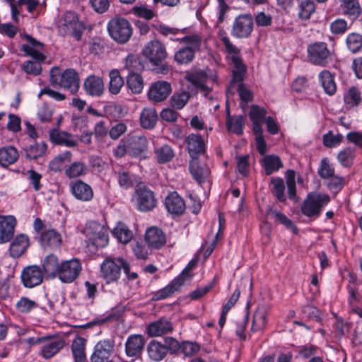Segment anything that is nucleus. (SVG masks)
<instances>
[{
	"instance_id": "obj_2",
	"label": "nucleus",
	"mask_w": 362,
	"mask_h": 362,
	"mask_svg": "<svg viewBox=\"0 0 362 362\" xmlns=\"http://www.w3.org/2000/svg\"><path fill=\"white\" fill-rule=\"evenodd\" d=\"M33 228L37 235L38 243L44 249L55 250L61 246L62 243L61 234L52 228H47L40 218L35 219Z\"/></svg>"
},
{
	"instance_id": "obj_35",
	"label": "nucleus",
	"mask_w": 362,
	"mask_h": 362,
	"mask_svg": "<svg viewBox=\"0 0 362 362\" xmlns=\"http://www.w3.org/2000/svg\"><path fill=\"white\" fill-rule=\"evenodd\" d=\"M189 172L194 179L199 184L204 182L210 175V170L206 165H200L197 160L189 163Z\"/></svg>"
},
{
	"instance_id": "obj_58",
	"label": "nucleus",
	"mask_w": 362,
	"mask_h": 362,
	"mask_svg": "<svg viewBox=\"0 0 362 362\" xmlns=\"http://www.w3.org/2000/svg\"><path fill=\"white\" fill-rule=\"evenodd\" d=\"M37 308H38L37 302L28 297H21L16 304V310L24 314L29 313Z\"/></svg>"
},
{
	"instance_id": "obj_46",
	"label": "nucleus",
	"mask_w": 362,
	"mask_h": 362,
	"mask_svg": "<svg viewBox=\"0 0 362 362\" xmlns=\"http://www.w3.org/2000/svg\"><path fill=\"white\" fill-rule=\"evenodd\" d=\"M60 267L57 257L54 255H47L42 264V272L48 275L57 276Z\"/></svg>"
},
{
	"instance_id": "obj_59",
	"label": "nucleus",
	"mask_w": 362,
	"mask_h": 362,
	"mask_svg": "<svg viewBox=\"0 0 362 362\" xmlns=\"http://www.w3.org/2000/svg\"><path fill=\"white\" fill-rule=\"evenodd\" d=\"M296 173L293 170H288L286 173L288 194L290 199L297 202L296 185L295 181Z\"/></svg>"
},
{
	"instance_id": "obj_63",
	"label": "nucleus",
	"mask_w": 362,
	"mask_h": 362,
	"mask_svg": "<svg viewBox=\"0 0 362 362\" xmlns=\"http://www.w3.org/2000/svg\"><path fill=\"white\" fill-rule=\"evenodd\" d=\"M21 50L24 52L25 55L31 57L34 62L41 63L46 59V56L40 52L37 49H34L32 46L23 44L21 47Z\"/></svg>"
},
{
	"instance_id": "obj_52",
	"label": "nucleus",
	"mask_w": 362,
	"mask_h": 362,
	"mask_svg": "<svg viewBox=\"0 0 362 362\" xmlns=\"http://www.w3.org/2000/svg\"><path fill=\"white\" fill-rule=\"evenodd\" d=\"M354 158L355 150L351 147L341 150L337 155L339 162L344 168H351L354 164Z\"/></svg>"
},
{
	"instance_id": "obj_26",
	"label": "nucleus",
	"mask_w": 362,
	"mask_h": 362,
	"mask_svg": "<svg viewBox=\"0 0 362 362\" xmlns=\"http://www.w3.org/2000/svg\"><path fill=\"white\" fill-rule=\"evenodd\" d=\"M267 111L265 108L257 105H252L248 113L249 117L252 122V131L254 134L263 132L262 125L264 119H266Z\"/></svg>"
},
{
	"instance_id": "obj_15",
	"label": "nucleus",
	"mask_w": 362,
	"mask_h": 362,
	"mask_svg": "<svg viewBox=\"0 0 362 362\" xmlns=\"http://www.w3.org/2000/svg\"><path fill=\"white\" fill-rule=\"evenodd\" d=\"M129 147V156L132 158L144 160L148 158V139L143 135H132L127 138Z\"/></svg>"
},
{
	"instance_id": "obj_8",
	"label": "nucleus",
	"mask_w": 362,
	"mask_h": 362,
	"mask_svg": "<svg viewBox=\"0 0 362 362\" xmlns=\"http://www.w3.org/2000/svg\"><path fill=\"white\" fill-rule=\"evenodd\" d=\"M110 37L119 44L127 42L133 34V28L128 20L124 18H115L107 24Z\"/></svg>"
},
{
	"instance_id": "obj_56",
	"label": "nucleus",
	"mask_w": 362,
	"mask_h": 362,
	"mask_svg": "<svg viewBox=\"0 0 362 362\" xmlns=\"http://www.w3.org/2000/svg\"><path fill=\"white\" fill-rule=\"evenodd\" d=\"M87 166L83 162H74L65 170V175L69 178L83 176L87 173Z\"/></svg>"
},
{
	"instance_id": "obj_33",
	"label": "nucleus",
	"mask_w": 362,
	"mask_h": 362,
	"mask_svg": "<svg viewBox=\"0 0 362 362\" xmlns=\"http://www.w3.org/2000/svg\"><path fill=\"white\" fill-rule=\"evenodd\" d=\"M186 78L197 89L204 92L205 95H207L211 92V89L206 85L208 80V75L205 71H196L187 75Z\"/></svg>"
},
{
	"instance_id": "obj_12",
	"label": "nucleus",
	"mask_w": 362,
	"mask_h": 362,
	"mask_svg": "<svg viewBox=\"0 0 362 362\" xmlns=\"http://www.w3.org/2000/svg\"><path fill=\"white\" fill-rule=\"evenodd\" d=\"M63 21L59 27L60 31L64 35L74 37L78 41L81 40L85 27L79 21L77 14L72 11H67L64 13Z\"/></svg>"
},
{
	"instance_id": "obj_49",
	"label": "nucleus",
	"mask_w": 362,
	"mask_h": 362,
	"mask_svg": "<svg viewBox=\"0 0 362 362\" xmlns=\"http://www.w3.org/2000/svg\"><path fill=\"white\" fill-rule=\"evenodd\" d=\"M271 183L273 185L272 192L274 196L280 202H285L286 197L285 194V185L284 180L279 177H272L271 179Z\"/></svg>"
},
{
	"instance_id": "obj_51",
	"label": "nucleus",
	"mask_w": 362,
	"mask_h": 362,
	"mask_svg": "<svg viewBox=\"0 0 362 362\" xmlns=\"http://www.w3.org/2000/svg\"><path fill=\"white\" fill-rule=\"evenodd\" d=\"M72 153L69 151H66L61 154H59L49 164V168L52 171L59 172L62 170L63 165L65 162H70L71 160Z\"/></svg>"
},
{
	"instance_id": "obj_62",
	"label": "nucleus",
	"mask_w": 362,
	"mask_h": 362,
	"mask_svg": "<svg viewBox=\"0 0 362 362\" xmlns=\"http://www.w3.org/2000/svg\"><path fill=\"white\" fill-rule=\"evenodd\" d=\"M346 42L348 49L356 53L362 47V35L356 33H351L347 36Z\"/></svg>"
},
{
	"instance_id": "obj_1",
	"label": "nucleus",
	"mask_w": 362,
	"mask_h": 362,
	"mask_svg": "<svg viewBox=\"0 0 362 362\" xmlns=\"http://www.w3.org/2000/svg\"><path fill=\"white\" fill-rule=\"evenodd\" d=\"M49 82L54 88H64L71 94H76L79 89V76L74 69H66L63 72L57 66L49 71Z\"/></svg>"
},
{
	"instance_id": "obj_13",
	"label": "nucleus",
	"mask_w": 362,
	"mask_h": 362,
	"mask_svg": "<svg viewBox=\"0 0 362 362\" xmlns=\"http://www.w3.org/2000/svg\"><path fill=\"white\" fill-rule=\"evenodd\" d=\"M81 269V264L78 259L65 260L60 263L57 277L63 283H72L79 276Z\"/></svg>"
},
{
	"instance_id": "obj_30",
	"label": "nucleus",
	"mask_w": 362,
	"mask_h": 362,
	"mask_svg": "<svg viewBox=\"0 0 362 362\" xmlns=\"http://www.w3.org/2000/svg\"><path fill=\"white\" fill-rule=\"evenodd\" d=\"M83 87L86 93L90 96L99 97L104 91V83L102 78L93 74L86 78Z\"/></svg>"
},
{
	"instance_id": "obj_39",
	"label": "nucleus",
	"mask_w": 362,
	"mask_h": 362,
	"mask_svg": "<svg viewBox=\"0 0 362 362\" xmlns=\"http://www.w3.org/2000/svg\"><path fill=\"white\" fill-rule=\"evenodd\" d=\"M245 125V117L243 115H230L226 119V126L228 131L237 135H241L243 133V127Z\"/></svg>"
},
{
	"instance_id": "obj_20",
	"label": "nucleus",
	"mask_w": 362,
	"mask_h": 362,
	"mask_svg": "<svg viewBox=\"0 0 362 362\" xmlns=\"http://www.w3.org/2000/svg\"><path fill=\"white\" fill-rule=\"evenodd\" d=\"M16 224L13 216H0V244L8 243L13 238Z\"/></svg>"
},
{
	"instance_id": "obj_25",
	"label": "nucleus",
	"mask_w": 362,
	"mask_h": 362,
	"mask_svg": "<svg viewBox=\"0 0 362 362\" xmlns=\"http://www.w3.org/2000/svg\"><path fill=\"white\" fill-rule=\"evenodd\" d=\"M47 340L44 341L40 350V355L45 359L52 358L65 345V341L62 339H53L49 336H47Z\"/></svg>"
},
{
	"instance_id": "obj_61",
	"label": "nucleus",
	"mask_w": 362,
	"mask_h": 362,
	"mask_svg": "<svg viewBox=\"0 0 362 362\" xmlns=\"http://www.w3.org/2000/svg\"><path fill=\"white\" fill-rule=\"evenodd\" d=\"M117 181L122 188L129 189L134 184V175L122 169L117 172Z\"/></svg>"
},
{
	"instance_id": "obj_41",
	"label": "nucleus",
	"mask_w": 362,
	"mask_h": 362,
	"mask_svg": "<svg viewBox=\"0 0 362 362\" xmlns=\"http://www.w3.org/2000/svg\"><path fill=\"white\" fill-rule=\"evenodd\" d=\"M18 158V152L11 146L0 148V165L6 167L14 163Z\"/></svg>"
},
{
	"instance_id": "obj_14",
	"label": "nucleus",
	"mask_w": 362,
	"mask_h": 362,
	"mask_svg": "<svg viewBox=\"0 0 362 362\" xmlns=\"http://www.w3.org/2000/svg\"><path fill=\"white\" fill-rule=\"evenodd\" d=\"M142 54L154 66L161 64L168 56L165 46L158 40L148 42L143 49Z\"/></svg>"
},
{
	"instance_id": "obj_5",
	"label": "nucleus",
	"mask_w": 362,
	"mask_h": 362,
	"mask_svg": "<svg viewBox=\"0 0 362 362\" xmlns=\"http://www.w3.org/2000/svg\"><path fill=\"white\" fill-rule=\"evenodd\" d=\"M334 53L324 42H315L308 45L307 59L310 64L327 67L334 62Z\"/></svg>"
},
{
	"instance_id": "obj_29",
	"label": "nucleus",
	"mask_w": 362,
	"mask_h": 362,
	"mask_svg": "<svg viewBox=\"0 0 362 362\" xmlns=\"http://www.w3.org/2000/svg\"><path fill=\"white\" fill-rule=\"evenodd\" d=\"M50 141L57 145L65 146L66 147H74L77 141L74 139L73 135L64 131H59L54 128L49 131Z\"/></svg>"
},
{
	"instance_id": "obj_27",
	"label": "nucleus",
	"mask_w": 362,
	"mask_h": 362,
	"mask_svg": "<svg viewBox=\"0 0 362 362\" xmlns=\"http://www.w3.org/2000/svg\"><path fill=\"white\" fill-rule=\"evenodd\" d=\"M29 246L30 239L27 235L24 233L17 235L13 239L9 247L11 257L13 258L20 257L27 250Z\"/></svg>"
},
{
	"instance_id": "obj_34",
	"label": "nucleus",
	"mask_w": 362,
	"mask_h": 362,
	"mask_svg": "<svg viewBox=\"0 0 362 362\" xmlns=\"http://www.w3.org/2000/svg\"><path fill=\"white\" fill-rule=\"evenodd\" d=\"M86 346V339L82 337H77L72 341L71 349L74 362L87 361Z\"/></svg>"
},
{
	"instance_id": "obj_40",
	"label": "nucleus",
	"mask_w": 362,
	"mask_h": 362,
	"mask_svg": "<svg viewBox=\"0 0 362 362\" xmlns=\"http://www.w3.org/2000/svg\"><path fill=\"white\" fill-rule=\"evenodd\" d=\"M261 163L267 175H269L278 171L283 167V163L280 158L274 155L265 156L262 159Z\"/></svg>"
},
{
	"instance_id": "obj_47",
	"label": "nucleus",
	"mask_w": 362,
	"mask_h": 362,
	"mask_svg": "<svg viewBox=\"0 0 362 362\" xmlns=\"http://www.w3.org/2000/svg\"><path fill=\"white\" fill-rule=\"evenodd\" d=\"M109 91L110 93L116 95L119 93L121 88L124 85V80L117 69H112L110 74Z\"/></svg>"
},
{
	"instance_id": "obj_64",
	"label": "nucleus",
	"mask_w": 362,
	"mask_h": 362,
	"mask_svg": "<svg viewBox=\"0 0 362 362\" xmlns=\"http://www.w3.org/2000/svg\"><path fill=\"white\" fill-rule=\"evenodd\" d=\"M164 347L166 352H169L172 355H177L180 351V343L175 338L172 337H167L163 339Z\"/></svg>"
},
{
	"instance_id": "obj_11",
	"label": "nucleus",
	"mask_w": 362,
	"mask_h": 362,
	"mask_svg": "<svg viewBox=\"0 0 362 362\" xmlns=\"http://www.w3.org/2000/svg\"><path fill=\"white\" fill-rule=\"evenodd\" d=\"M124 265L125 260L123 258L105 259L100 267L102 277L107 284L117 282Z\"/></svg>"
},
{
	"instance_id": "obj_54",
	"label": "nucleus",
	"mask_w": 362,
	"mask_h": 362,
	"mask_svg": "<svg viewBox=\"0 0 362 362\" xmlns=\"http://www.w3.org/2000/svg\"><path fill=\"white\" fill-rule=\"evenodd\" d=\"M112 233L119 242L124 244L128 243L133 237L132 232L123 223L117 224Z\"/></svg>"
},
{
	"instance_id": "obj_9",
	"label": "nucleus",
	"mask_w": 362,
	"mask_h": 362,
	"mask_svg": "<svg viewBox=\"0 0 362 362\" xmlns=\"http://www.w3.org/2000/svg\"><path fill=\"white\" fill-rule=\"evenodd\" d=\"M132 200L135 202L136 208L141 212L153 210L158 204L155 193L146 186H136Z\"/></svg>"
},
{
	"instance_id": "obj_16",
	"label": "nucleus",
	"mask_w": 362,
	"mask_h": 362,
	"mask_svg": "<svg viewBox=\"0 0 362 362\" xmlns=\"http://www.w3.org/2000/svg\"><path fill=\"white\" fill-rule=\"evenodd\" d=\"M115 342L111 339L99 341L94 347L90 356L91 362H106L114 351Z\"/></svg>"
},
{
	"instance_id": "obj_43",
	"label": "nucleus",
	"mask_w": 362,
	"mask_h": 362,
	"mask_svg": "<svg viewBox=\"0 0 362 362\" xmlns=\"http://www.w3.org/2000/svg\"><path fill=\"white\" fill-rule=\"evenodd\" d=\"M267 216L274 218L276 222L284 225L287 229L291 230L294 233H297V227L295 226L293 222L283 213L269 208L267 211Z\"/></svg>"
},
{
	"instance_id": "obj_53",
	"label": "nucleus",
	"mask_w": 362,
	"mask_h": 362,
	"mask_svg": "<svg viewBox=\"0 0 362 362\" xmlns=\"http://www.w3.org/2000/svg\"><path fill=\"white\" fill-rule=\"evenodd\" d=\"M344 13L353 19L357 18L361 13V8L358 0H342Z\"/></svg>"
},
{
	"instance_id": "obj_22",
	"label": "nucleus",
	"mask_w": 362,
	"mask_h": 362,
	"mask_svg": "<svg viewBox=\"0 0 362 362\" xmlns=\"http://www.w3.org/2000/svg\"><path fill=\"white\" fill-rule=\"evenodd\" d=\"M165 206L168 213L172 215L179 216L185 211L184 199L177 192H172L165 199Z\"/></svg>"
},
{
	"instance_id": "obj_48",
	"label": "nucleus",
	"mask_w": 362,
	"mask_h": 362,
	"mask_svg": "<svg viewBox=\"0 0 362 362\" xmlns=\"http://www.w3.org/2000/svg\"><path fill=\"white\" fill-rule=\"evenodd\" d=\"M127 84L133 93H140L144 88V81L141 76L136 73L130 72L127 76Z\"/></svg>"
},
{
	"instance_id": "obj_6",
	"label": "nucleus",
	"mask_w": 362,
	"mask_h": 362,
	"mask_svg": "<svg viewBox=\"0 0 362 362\" xmlns=\"http://www.w3.org/2000/svg\"><path fill=\"white\" fill-rule=\"evenodd\" d=\"M329 202L330 197L327 194L310 192L304 199L300 210L305 216L315 219L320 216L323 207Z\"/></svg>"
},
{
	"instance_id": "obj_42",
	"label": "nucleus",
	"mask_w": 362,
	"mask_h": 362,
	"mask_svg": "<svg viewBox=\"0 0 362 362\" xmlns=\"http://www.w3.org/2000/svg\"><path fill=\"white\" fill-rule=\"evenodd\" d=\"M158 115L154 108H144L140 115V123L145 129H152L156 124Z\"/></svg>"
},
{
	"instance_id": "obj_19",
	"label": "nucleus",
	"mask_w": 362,
	"mask_h": 362,
	"mask_svg": "<svg viewBox=\"0 0 362 362\" xmlns=\"http://www.w3.org/2000/svg\"><path fill=\"white\" fill-rule=\"evenodd\" d=\"M185 141L192 160H198L199 156L205 153L206 145L201 135L190 134L186 137Z\"/></svg>"
},
{
	"instance_id": "obj_60",
	"label": "nucleus",
	"mask_w": 362,
	"mask_h": 362,
	"mask_svg": "<svg viewBox=\"0 0 362 362\" xmlns=\"http://www.w3.org/2000/svg\"><path fill=\"white\" fill-rule=\"evenodd\" d=\"M190 94L187 91L174 93L170 98V103L173 107L177 110L182 109L189 100Z\"/></svg>"
},
{
	"instance_id": "obj_50",
	"label": "nucleus",
	"mask_w": 362,
	"mask_h": 362,
	"mask_svg": "<svg viewBox=\"0 0 362 362\" xmlns=\"http://www.w3.org/2000/svg\"><path fill=\"white\" fill-rule=\"evenodd\" d=\"M47 148L46 143H35L25 149V156L30 160H35L42 156Z\"/></svg>"
},
{
	"instance_id": "obj_31",
	"label": "nucleus",
	"mask_w": 362,
	"mask_h": 362,
	"mask_svg": "<svg viewBox=\"0 0 362 362\" xmlns=\"http://www.w3.org/2000/svg\"><path fill=\"white\" fill-rule=\"evenodd\" d=\"M122 313V310L115 308L112 309L107 315L96 317L89 322L83 325V327L88 329L94 326H102L114 320H118L121 317Z\"/></svg>"
},
{
	"instance_id": "obj_38",
	"label": "nucleus",
	"mask_w": 362,
	"mask_h": 362,
	"mask_svg": "<svg viewBox=\"0 0 362 362\" xmlns=\"http://www.w3.org/2000/svg\"><path fill=\"white\" fill-rule=\"evenodd\" d=\"M147 353L148 357L154 361H162L168 354L163 344L157 340L148 343Z\"/></svg>"
},
{
	"instance_id": "obj_18",
	"label": "nucleus",
	"mask_w": 362,
	"mask_h": 362,
	"mask_svg": "<svg viewBox=\"0 0 362 362\" xmlns=\"http://www.w3.org/2000/svg\"><path fill=\"white\" fill-rule=\"evenodd\" d=\"M171 84L165 81H158L153 83L148 90V97L154 102L165 100L171 93Z\"/></svg>"
},
{
	"instance_id": "obj_3",
	"label": "nucleus",
	"mask_w": 362,
	"mask_h": 362,
	"mask_svg": "<svg viewBox=\"0 0 362 362\" xmlns=\"http://www.w3.org/2000/svg\"><path fill=\"white\" fill-rule=\"evenodd\" d=\"M171 40L187 45L180 48L175 53L174 59L178 64H187L191 63L194 60L195 53L200 50L202 37L199 35H186L182 38H171Z\"/></svg>"
},
{
	"instance_id": "obj_7",
	"label": "nucleus",
	"mask_w": 362,
	"mask_h": 362,
	"mask_svg": "<svg viewBox=\"0 0 362 362\" xmlns=\"http://www.w3.org/2000/svg\"><path fill=\"white\" fill-rule=\"evenodd\" d=\"M221 40L226 48V51L228 54H232L230 60L234 66V69L233 70L231 83L243 82L247 71V66L239 55L240 52V49L235 47L227 36L221 37Z\"/></svg>"
},
{
	"instance_id": "obj_10",
	"label": "nucleus",
	"mask_w": 362,
	"mask_h": 362,
	"mask_svg": "<svg viewBox=\"0 0 362 362\" xmlns=\"http://www.w3.org/2000/svg\"><path fill=\"white\" fill-rule=\"evenodd\" d=\"M254 28V19L250 13H242L234 19L231 28V35L235 38L249 37Z\"/></svg>"
},
{
	"instance_id": "obj_21",
	"label": "nucleus",
	"mask_w": 362,
	"mask_h": 362,
	"mask_svg": "<svg viewBox=\"0 0 362 362\" xmlns=\"http://www.w3.org/2000/svg\"><path fill=\"white\" fill-rule=\"evenodd\" d=\"M173 330V324L166 317H160L158 320L150 323L146 328V332L150 337H160L170 333Z\"/></svg>"
},
{
	"instance_id": "obj_36",
	"label": "nucleus",
	"mask_w": 362,
	"mask_h": 362,
	"mask_svg": "<svg viewBox=\"0 0 362 362\" xmlns=\"http://www.w3.org/2000/svg\"><path fill=\"white\" fill-rule=\"evenodd\" d=\"M335 76L328 70H323L319 74V81L325 92L329 95H333L337 91Z\"/></svg>"
},
{
	"instance_id": "obj_24",
	"label": "nucleus",
	"mask_w": 362,
	"mask_h": 362,
	"mask_svg": "<svg viewBox=\"0 0 362 362\" xmlns=\"http://www.w3.org/2000/svg\"><path fill=\"white\" fill-rule=\"evenodd\" d=\"M70 187L72 194L78 200L88 202L93 197V191L91 187L81 180L72 182Z\"/></svg>"
},
{
	"instance_id": "obj_32",
	"label": "nucleus",
	"mask_w": 362,
	"mask_h": 362,
	"mask_svg": "<svg viewBox=\"0 0 362 362\" xmlns=\"http://www.w3.org/2000/svg\"><path fill=\"white\" fill-rule=\"evenodd\" d=\"M269 310V308L267 305H260L257 307L253 315L251 328L252 332L260 331L266 327Z\"/></svg>"
},
{
	"instance_id": "obj_28",
	"label": "nucleus",
	"mask_w": 362,
	"mask_h": 362,
	"mask_svg": "<svg viewBox=\"0 0 362 362\" xmlns=\"http://www.w3.org/2000/svg\"><path fill=\"white\" fill-rule=\"evenodd\" d=\"M145 240L148 245L153 249H160L166 243L164 233L157 227H151L146 230Z\"/></svg>"
},
{
	"instance_id": "obj_45",
	"label": "nucleus",
	"mask_w": 362,
	"mask_h": 362,
	"mask_svg": "<svg viewBox=\"0 0 362 362\" xmlns=\"http://www.w3.org/2000/svg\"><path fill=\"white\" fill-rule=\"evenodd\" d=\"M155 159L159 164H164L173 160L175 153L172 147L169 145H163L156 148L154 150Z\"/></svg>"
},
{
	"instance_id": "obj_55",
	"label": "nucleus",
	"mask_w": 362,
	"mask_h": 362,
	"mask_svg": "<svg viewBox=\"0 0 362 362\" xmlns=\"http://www.w3.org/2000/svg\"><path fill=\"white\" fill-rule=\"evenodd\" d=\"M317 174L324 180L329 179L335 174V169L328 158L325 157L322 158L317 169Z\"/></svg>"
},
{
	"instance_id": "obj_4",
	"label": "nucleus",
	"mask_w": 362,
	"mask_h": 362,
	"mask_svg": "<svg viewBox=\"0 0 362 362\" xmlns=\"http://www.w3.org/2000/svg\"><path fill=\"white\" fill-rule=\"evenodd\" d=\"M87 238L86 245L91 252L105 247L108 243V235L103 225L95 221L88 222L84 229Z\"/></svg>"
},
{
	"instance_id": "obj_37",
	"label": "nucleus",
	"mask_w": 362,
	"mask_h": 362,
	"mask_svg": "<svg viewBox=\"0 0 362 362\" xmlns=\"http://www.w3.org/2000/svg\"><path fill=\"white\" fill-rule=\"evenodd\" d=\"M184 284L177 277H175L168 285L165 287L156 291L153 296V300H160L165 299L172 296L175 292L179 291L181 286Z\"/></svg>"
},
{
	"instance_id": "obj_44",
	"label": "nucleus",
	"mask_w": 362,
	"mask_h": 362,
	"mask_svg": "<svg viewBox=\"0 0 362 362\" xmlns=\"http://www.w3.org/2000/svg\"><path fill=\"white\" fill-rule=\"evenodd\" d=\"M361 100V93L354 86L351 87L344 95V107L346 110L358 106Z\"/></svg>"
},
{
	"instance_id": "obj_57",
	"label": "nucleus",
	"mask_w": 362,
	"mask_h": 362,
	"mask_svg": "<svg viewBox=\"0 0 362 362\" xmlns=\"http://www.w3.org/2000/svg\"><path fill=\"white\" fill-rule=\"evenodd\" d=\"M298 16L302 20H308L315 10L313 0H300L299 2Z\"/></svg>"
},
{
	"instance_id": "obj_17",
	"label": "nucleus",
	"mask_w": 362,
	"mask_h": 362,
	"mask_svg": "<svg viewBox=\"0 0 362 362\" xmlns=\"http://www.w3.org/2000/svg\"><path fill=\"white\" fill-rule=\"evenodd\" d=\"M21 277L25 287L33 288L42 283L43 272L38 266H28L23 269Z\"/></svg>"
},
{
	"instance_id": "obj_23",
	"label": "nucleus",
	"mask_w": 362,
	"mask_h": 362,
	"mask_svg": "<svg viewBox=\"0 0 362 362\" xmlns=\"http://www.w3.org/2000/svg\"><path fill=\"white\" fill-rule=\"evenodd\" d=\"M145 339L141 334H132L125 343V353L129 357H139L142 353Z\"/></svg>"
}]
</instances>
